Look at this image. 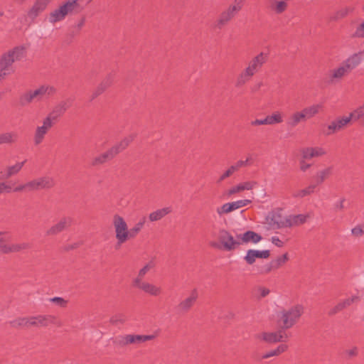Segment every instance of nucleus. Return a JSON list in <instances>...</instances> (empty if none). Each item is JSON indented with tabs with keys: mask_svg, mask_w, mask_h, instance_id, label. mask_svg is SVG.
Masks as SVG:
<instances>
[{
	"mask_svg": "<svg viewBox=\"0 0 364 364\" xmlns=\"http://www.w3.org/2000/svg\"><path fill=\"white\" fill-rule=\"evenodd\" d=\"M80 7L77 0H65L46 16V21L53 26L63 21L66 16L73 14Z\"/></svg>",
	"mask_w": 364,
	"mask_h": 364,
	"instance_id": "nucleus-1",
	"label": "nucleus"
},
{
	"mask_svg": "<svg viewBox=\"0 0 364 364\" xmlns=\"http://www.w3.org/2000/svg\"><path fill=\"white\" fill-rule=\"evenodd\" d=\"M26 50L25 46H20L1 55L0 58V79L4 78L14 72L13 63L21 60L25 56Z\"/></svg>",
	"mask_w": 364,
	"mask_h": 364,
	"instance_id": "nucleus-2",
	"label": "nucleus"
},
{
	"mask_svg": "<svg viewBox=\"0 0 364 364\" xmlns=\"http://www.w3.org/2000/svg\"><path fill=\"white\" fill-rule=\"evenodd\" d=\"M267 59V53H266L261 52L256 55L239 75L237 81V85H241L245 83L262 66Z\"/></svg>",
	"mask_w": 364,
	"mask_h": 364,
	"instance_id": "nucleus-3",
	"label": "nucleus"
},
{
	"mask_svg": "<svg viewBox=\"0 0 364 364\" xmlns=\"http://www.w3.org/2000/svg\"><path fill=\"white\" fill-rule=\"evenodd\" d=\"M304 313V306L301 305H295L288 309L281 310L278 313V317L282 323L284 328L292 327L296 321Z\"/></svg>",
	"mask_w": 364,
	"mask_h": 364,
	"instance_id": "nucleus-4",
	"label": "nucleus"
},
{
	"mask_svg": "<svg viewBox=\"0 0 364 364\" xmlns=\"http://www.w3.org/2000/svg\"><path fill=\"white\" fill-rule=\"evenodd\" d=\"M112 225L115 237L119 244H123L132 238V234L129 230L128 224L122 216L115 214L112 218Z\"/></svg>",
	"mask_w": 364,
	"mask_h": 364,
	"instance_id": "nucleus-5",
	"label": "nucleus"
},
{
	"mask_svg": "<svg viewBox=\"0 0 364 364\" xmlns=\"http://www.w3.org/2000/svg\"><path fill=\"white\" fill-rule=\"evenodd\" d=\"M54 186V180L52 177L45 176L31 181L25 184L18 186L14 188L15 191H35L38 189L50 188Z\"/></svg>",
	"mask_w": 364,
	"mask_h": 364,
	"instance_id": "nucleus-6",
	"label": "nucleus"
},
{
	"mask_svg": "<svg viewBox=\"0 0 364 364\" xmlns=\"http://www.w3.org/2000/svg\"><path fill=\"white\" fill-rule=\"evenodd\" d=\"M132 141V136H128L123 139L120 142L113 146L107 152L95 157L92 161V164L96 166L105 163L107 159L114 157L118 153L126 149Z\"/></svg>",
	"mask_w": 364,
	"mask_h": 364,
	"instance_id": "nucleus-7",
	"label": "nucleus"
},
{
	"mask_svg": "<svg viewBox=\"0 0 364 364\" xmlns=\"http://www.w3.org/2000/svg\"><path fill=\"white\" fill-rule=\"evenodd\" d=\"M288 215L282 208L274 209L266 218L267 223L273 229L287 228Z\"/></svg>",
	"mask_w": 364,
	"mask_h": 364,
	"instance_id": "nucleus-8",
	"label": "nucleus"
},
{
	"mask_svg": "<svg viewBox=\"0 0 364 364\" xmlns=\"http://www.w3.org/2000/svg\"><path fill=\"white\" fill-rule=\"evenodd\" d=\"M154 338V335H122L116 338V343L119 346L140 344Z\"/></svg>",
	"mask_w": 364,
	"mask_h": 364,
	"instance_id": "nucleus-9",
	"label": "nucleus"
},
{
	"mask_svg": "<svg viewBox=\"0 0 364 364\" xmlns=\"http://www.w3.org/2000/svg\"><path fill=\"white\" fill-rule=\"evenodd\" d=\"M55 91V88L52 86L42 85L36 90H30L23 94L21 100L23 102L29 103L36 97L53 95Z\"/></svg>",
	"mask_w": 364,
	"mask_h": 364,
	"instance_id": "nucleus-10",
	"label": "nucleus"
},
{
	"mask_svg": "<svg viewBox=\"0 0 364 364\" xmlns=\"http://www.w3.org/2000/svg\"><path fill=\"white\" fill-rule=\"evenodd\" d=\"M219 239L225 250H234L240 246L239 238L232 235L227 230H223L220 232Z\"/></svg>",
	"mask_w": 364,
	"mask_h": 364,
	"instance_id": "nucleus-11",
	"label": "nucleus"
},
{
	"mask_svg": "<svg viewBox=\"0 0 364 364\" xmlns=\"http://www.w3.org/2000/svg\"><path fill=\"white\" fill-rule=\"evenodd\" d=\"M53 127V119L50 116H47L42 122V124L38 126L35 131L33 141L36 145L42 143L45 136L48 130Z\"/></svg>",
	"mask_w": 364,
	"mask_h": 364,
	"instance_id": "nucleus-12",
	"label": "nucleus"
},
{
	"mask_svg": "<svg viewBox=\"0 0 364 364\" xmlns=\"http://www.w3.org/2000/svg\"><path fill=\"white\" fill-rule=\"evenodd\" d=\"M26 247L24 244L10 243L6 236L0 232V253L8 254L16 252L22 250Z\"/></svg>",
	"mask_w": 364,
	"mask_h": 364,
	"instance_id": "nucleus-13",
	"label": "nucleus"
},
{
	"mask_svg": "<svg viewBox=\"0 0 364 364\" xmlns=\"http://www.w3.org/2000/svg\"><path fill=\"white\" fill-rule=\"evenodd\" d=\"M257 338L269 343H274L284 341L287 335L281 331H263L256 336Z\"/></svg>",
	"mask_w": 364,
	"mask_h": 364,
	"instance_id": "nucleus-14",
	"label": "nucleus"
},
{
	"mask_svg": "<svg viewBox=\"0 0 364 364\" xmlns=\"http://www.w3.org/2000/svg\"><path fill=\"white\" fill-rule=\"evenodd\" d=\"M269 256V250L249 249L247 250L243 259L247 264L252 265L256 262L257 259H267Z\"/></svg>",
	"mask_w": 364,
	"mask_h": 364,
	"instance_id": "nucleus-15",
	"label": "nucleus"
},
{
	"mask_svg": "<svg viewBox=\"0 0 364 364\" xmlns=\"http://www.w3.org/2000/svg\"><path fill=\"white\" fill-rule=\"evenodd\" d=\"M242 4L243 0H235L229 8L221 14L218 19V24L222 26L228 22L235 13L242 9Z\"/></svg>",
	"mask_w": 364,
	"mask_h": 364,
	"instance_id": "nucleus-16",
	"label": "nucleus"
},
{
	"mask_svg": "<svg viewBox=\"0 0 364 364\" xmlns=\"http://www.w3.org/2000/svg\"><path fill=\"white\" fill-rule=\"evenodd\" d=\"M53 0H36L28 12L30 18L34 19L46 9Z\"/></svg>",
	"mask_w": 364,
	"mask_h": 364,
	"instance_id": "nucleus-17",
	"label": "nucleus"
},
{
	"mask_svg": "<svg viewBox=\"0 0 364 364\" xmlns=\"http://www.w3.org/2000/svg\"><path fill=\"white\" fill-rule=\"evenodd\" d=\"M237 237L239 238L240 246L247 243L257 244L262 239L261 235L251 230L238 233Z\"/></svg>",
	"mask_w": 364,
	"mask_h": 364,
	"instance_id": "nucleus-18",
	"label": "nucleus"
},
{
	"mask_svg": "<svg viewBox=\"0 0 364 364\" xmlns=\"http://www.w3.org/2000/svg\"><path fill=\"white\" fill-rule=\"evenodd\" d=\"M363 58V54L361 52L355 53L348 56L341 63L346 67V68L350 72L356 67H358L362 62Z\"/></svg>",
	"mask_w": 364,
	"mask_h": 364,
	"instance_id": "nucleus-19",
	"label": "nucleus"
},
{
	"mask_svg": "<svg viewBox=\"0 0 364 364\" xmlns=\"http://www.w3.org/2000/svg\"><path fill=\"white\" fill-rule=\"evenodd\" d=\"M350 72L341 63L338 67L330 70L328 78L331 82L334 83L341 80Z\"/></svg>",
	"mask_w": 364,
	"mask_h": 364,
	"instance_id": "nucleus-20",
	"label": "nucleus"
},
{
	"mask_svg": "<svg viewBox=\"0 0 364 364\" xmlns=\"http://www.w3.org/2000/svg\"><path fill=\"white\" fill-rule=\"evenodd\" d=\"M326 154L322 147H306L301 150V154L303 159H311L315 157H320Z\"/></svg>",
	"mask_w": 364,
	"mask_h": 364,
	"instance_id": "nucleus-21",
	"label": "nucleus"
},
{
	"mask_svg": "<svg viewBox=\"0 0 364 364\" xmlns=\"http://www.w3.org/2000/svg\"><path fill=\"white\" fill-rule=\"evenodd\" d=\"M257 182L254 181H247L240 183L230 188L228 194L229 196H232L244 191H250L254 188Z\"/></svg>",
	"mask_w": 364,
	"mask_h": 364,
	"instance_id": "nucleus-22",
	"label": "nucleus"
},
{
	"mask_svg": "<svg viewBox=\"0 0 364 364\" xmlns=\"http://www.w3.org/2000/svg\"><path fill=\"white\" fill-rule=\"evenodd\" d=\"M171 212L170 207H164L161 209H157L149 215V220L150 222H156L161 220L166 215Z\"/></svg>",
	"mask_w": 364,
	"mask_h": 364,
	"instance_id": "nucleus-23",
	"label": "nucleus"
},
{
	"mask_svg": "<svg viewBox=\"0 0 364 364\" xmlns=\"http://www.w3.org/2000/svg\"><path fill=\"white\" fill-rule=\"evenodd\" d=\"M50 318L51 316L46 315L29 317L30 326L46 327L48 326Z\"/></svg>",
	"mask_w": 364,
	"mask_h": 364,
	"instance_id": "nucleus-24",
	"label": "nucleus"
},
{
	"mask_svg": "<svg viewBox=\"0 0 364 364\" xmlns=\"http://www.w3.org/2000/svg\"><path fill=\"white\" fill-rule=\"evenodd\" d=\"M308 216L304 214L288 215L287 228L299 225L306 221Z\"/></svg>",
	"mask_w": 364,
	"mask_h": 364,
	"instance_id": "nucleus-25",
	"label": "nucleus"
},
{
	"mask_svg": "<svg viewBox=\"0 0 364 364\" xmlns=\"http://www.w3.org/2000/svg\"><path fill=\"white\" fill-rule=\"evenodd\" d=\"M357 300L356 296H351L350 298H348L343 301H340L337 305L332 307L330 310L328 314L331 315H333L336 314L337 312L341 311L345 307L350 305L352 303H353L355 301Z\"/></svg>",
	"mask_w": 364,
	"mask_h": 364,
	"instance_id": "nucleus-26",
	"label": "nucleus"
},
{
	"mask_svg": "<svg viewBox=\"0 0 364 364\" xmlns=\"http://www.w3.org/2000/svg\"><path fill=\"white\" fill-rule=\"evenodd\" d=\"M141 290L148 294H150V295L154 296H158L161 293V287H159L152 283L146 282V281H145L144 285L142 286V288Z\"/></svg>",
	"mask_w": 364,
	"mask_h": 364,
	"instance_id": "nucleus-27",
	"label": "nucleus"
},
{
	"mask_svg": "<svg viewBox=\"0 0 364 364\" xmlns=\"http://www.w3.org/2000/svg\"><path fill=\"white\" fill-rule=\"evenodd\" d=\"M284 115L280 111L273 112L271 114L266 117L267 125H274L283 122Z\"/></svg>",
	"mask_w": 364,
	"mask_h": 364,
	"instance_id": "nucleus-28",
	"label": "nucleus"
},
{
	"mask_svg": "<svg viewBox=\"0 0 364 364\" xmlns=\"http://www.w3.org/2000/svg\"><path fill=\"white\" fill-rule=\"evenodd\" d=\"M197 297H198L197 292L196 291H193L192 292V294H191V296L186 298L184 300H183L179 304V306H178L179 309L182 311L188 310L192 306V305L196 300Z\"/></svg>",
	"mask_w": 364,
	"mask_h": 364,
	"instance_id": "nucleus-29",
	"label": "nucleus"
},
{
	"mask_svg": "<svg viewBox=\"0 0 364 364\" xmlns=\"http://www.w3.org/2000/svg\"><path fill=\"white\" fill-rule=\"evenodd\" d=\"M68 224L67 219L64 218L60 220L55 225L52 226L47 232L48 235H55L63 231Z\"/></svg>",
	"mask_w": 364,
	"mask_h": 364,
	"instance_id": "nucleus-30",
	"label": "nucleus"
},
{
	"mask_svg": "<svg viewBox=\"0 0 364 364\" xmlns=\"http://www.w3.org/2000/svg\"><path fill=\"white\" fill-rule=\"evenodd\" d=\"M322 107V105L321 104H314L304 108L303 110L306 117L311 118L317 114L321 111Z\"/></svg>",
	"mask_w": 364,
	"mask_h": 364,
	"instance_id": "nucleus-31",
	"label": "nucleus"
},
{
	"mask_svg": "<svg viewBox=\"0 0 364 364\" xmlns=\"http://www.w3.org/2000/svg\"><path fill=\"white\" fill-rule=\"evenodd\" d=\"M26 163V160L21 162H17L14 165L9 166L6 168V176L10 177L13 175L18 173Z\"/></svg>",
	"mask_w": 364,
	"mask_h": 364,
	"instance_id": "nucleus-32",
	"label": "nucleus"
},
{
	"mask_svg": "<svg viewBox=\"0 0 364 364\" xmlns=\"http://www.w3.org/2000/svg\"><path fill=\"white\" fill-rule=\"evenodd\" d=\"M233 211L234 210L232 208V205L230 202L225 203L223 204L221 206L218 207L216 209V213H218V215H219L220 216L223 215H227Z\"/></svg>",
	"mask_w": 364,
	"mask_h": 364,
	"instance_id": "nucleus-33",
	"label": "nucleus"
},
{
	"mask_svg": "<svg viewBox=\"0 0 364 364\" xmlns=\"http://www.w3.org/2000/svg\"><path fill=\"white\" fill-rule=\"evenodd\" d=\"M16 139V134L13 132H6L0 134V144L12 143Z\"/></svg>",
	"mask_w": 364,
	"mask_h": 364,
	"instance_id": "nucleus-34",
	"label": "nucleus"
},
{
	"mask_svg": "<svg viewBox=\"0 0 364 364\" xmlns=\"http://www.w3.org/2000/svg\"><path fill=\"white\" fill-rule=\"evenodd\" d=\"M351 116L342 117L336 119L339 131L346 127L352 120Z\"/></svg>",
	"mask_w": 364,
	"mask_h": 364,
	"instance_id": "nucleus-35",
	"label": "nucleus"
},
{
	"mask_svg": "<svg viewBox=\"0 0 364 364\" xmlns=\"http://www.w3.org/2000/svg\"><path fill=\"white\" fill-rule=\"evenodd\" d=\"M354 11L353 7L350 6H346L341 7L336 13L338 18H344L346 16L352 14Z\"/></svg>",
	"mask_w": 364,
	"mask_h": 364,
	"instance_id": "nucleus-36",
	"label": "nucleus"
},
{
	"mask_svg": "<svg viewBox=\"0 0 364 364\" xmlns=\"http://www.w3.org/2000/svg\"><path fill=\"white\" fill-rule=\"evenodd\" d=\"M306 117L304 110L301 112H296L291 117V123L293 125H296L301 121L304 120Z\"/></svg>",
	"mask_w": 364,
	"mask_h": 364,
	"instance_id": "nucleus-37",
	"label": "nucleus"
},
{
	"mask_svg": "<svg viewBox=\"0 0 364 364\" xmlns=\"http://www.w3.org/2000/svg\"><path fill=\"white\" fill-rule=\"evenodd\" d=\"M155 266L154 262L153 260H151L148 262L146 264L144 265L143 267H141L139 270L138 274L140 277H144L149 271H150L151 269H153Z\"/></svg>",
	"mask_w": 364,
	"mask_h": 364,
	"instance_id": "nucleus-38",
	"label": "nucleus"
},
{
	"mask_svg": "<svg viewBox=\"0 0 364 364\" xmlns=\"http://www.w3.org/2000/svg\"><path fill=\"white\" fill-rule=\"evenodd\" d=\"M251 202L252 201L249 199H242V200H238L230 202V203L232 205L233 210L235 211L237 209H240L241 208L247 206V205L250 204Z\"/></svg>",
	"mask_w": 364,
	"mask_h": 364,
	"instance_id": "nucleus-39",
	"label": "nucleus"
},
{
	"mask_svg": "<svg viewBox=\"0 0 364 364\" xmlns=\"http://www.w3.org/2000/svg\"><path fill=\"white\" fill-rule=\"evenodd\" d=\"M11 323L14 327L28 326H30L29 317L18 318L13 321Z\"/></svg>",
	"mask_w": 364,
	"mask_h": 364,
	"instance_id": "nucleus-40",
	"label": "nucleus"
},
{
	"mask_svg": "<svg viewBox=\"0 0 364 364\" xmlns=\"http://www.w3.org/2000/svg\"><path fill=\"white\" fill-rule=\"evenodd\" d=\"M352 119L357 120L364 115V108L362 105L358 107L352 112L350 113Z\"/></svg>",
	"mask_w": 364,
	"mask_h": 364,
	"instance_id": "nucleus-41",
	"label": "nucleus"
},
{
	"mask_svg": "<svg viewBox=\"0 0 364 364\" xmlns=\"http://www.w3.org/2000/svg\"><path fill=\"white\" fill-rule=\"evenodd\" d=\"M237 171V167H234L233 165L230 166L220 177V181H222L227 178L232 176L235 172Z\"/></svg>",
	"mask_w": 364,
	"mask_h": 364,
	"instance_id": "nucleus-42",
	"label": "nucleus"
},
{
	"mask_svg": "<svg viewBox=\"0 0 364 364\" xmlns=\"http://www.w3.org/2000/svg\"><path fill=\"white\" fill-rule=\"evenodd\" d=\"M353 36L356 38H364V21L356 26Z\"/></svg>",
	"mask_w": 364,
	"mask_h": 364,
	"instance_id": "nucleus-43",
	"label": "nucleus"
},
{
	"mask_svg": "<svg viewBox=\"0 0 364 364\" xmlns=\"http://www.w3.org/2000/svg\"><path fill=\"white\" fill-rule=\"evenodd\" d=\"M286 8L287 4L284 1H277L273 6V9L278 13L284 11Z\"/></svg>",
	"mask_w": 364,
	"mask_h": 364,
	"instance_id": "nucleus-44",
	"label": "nucleus"
},
{
	"mask_svg": "<svg viewBox=\"0 0 364 364\" xmlns=\"http://www.w3.org/2000/svg\"><path fill=\"white\" fill-rule=\"evenodd\" d=\"M338 131V125L336 120H334L328 125L326 134L330 135Z\"/></svg>",
	"mask_w": 364,
	"mask_h": 364,
	"instance_id": "nucleus-45",
	"label": "nucleus"
},
{
	"mask_svg": "<svg viewBox=\"0 0 364 364\" xmlns=\"http://www.w3.org/2000/svg\"><path fill=\"white\" fill-rule=\"evenodd\" d=\"M331 170L330 168H325L323 170L319 171L317 173V178L320 180L321 181H324L327 176L330 174Z\"/></svg>",
	"mask_w": 364,
	"mask_h": 364,
	"instance_id": "nucleus-46",
	"label": "nucleus"
},
{
	"mask_svg": "<svg viewBox=\"0 0 364 364\" xmlns=\"http://www.w3.org/2000/svg\"><path fill=\"white\" fill-rule=\"evenodd\" d=\"M351 232L355 237H360L364 235V227L362 225H357L351 230Z\"/></svg>",
	"mask_w": 364,
	"mask_h": 364,
	"instance_id": "nucleus-47",
	"label": "nucleus"
},
{
	"mask_svg": "<svg viewBox=\"0 0 364 364\" xmlns=\"http://www.w3.org/2000/svg\"><path fill=\"white\" fill-rule=\"evenodd\" d=\"M143 279V277H140L139 274H138L137 277L136 278L134 279L133 280V285L139 289H141L142 288V286L144 285L145 281H143L142 280Z\"/></svg>",
	"mask_w": 364,
	"mask_h": 364,
	"instance_id": "nucleus-48",
	"label": "nucleus"
},
{
	"mask_svg": "<svg viewBox=\"0 0 364 364\" xmlns=\"http://www.w3.org/2000/svg\"><path fill=\"white\" fill-rule=\"evenodd\" d=\"M50 301L61 307H65L68 301L61 297H53Z\"/></svg>",
	"mask_w": 364,
	"mask_h": 364,
	"instance_id": "nucleus-49",
	"label": "nucleus"
},
{
	"mask_svg": "<svg viewBox=\"0 0 364 364\" xmlns=\"http://www.w3.org/2000/svg\"><path fill=\"white\" fill-rule=\"evenodd\" d=\"M12 191H13V189L9 184L4 183V182H0V193H6V192L9 193ZM14 191H15L14 189Z\"/></svg>",
	"mask_w": 364,
	"mask_h": 364,
	"instance_id": "nucleus-50",
	"label": "nucleus"
},
{
	"mask_svg": "<svg viewBox=\"0 0 364 364\" xmlns=\"http://www.w3.org/2000/svg\"><path fill=\"white\" fill-rule=\"evenodd\" d=\"M144 225V222L137 223L133 228L130 230V232L132 234V238L134 237L137 233L141 230Z\"/></svg>",
	"mask_w": 364,
	"mask_h": 364,
	"instance_id": "nucleus-51",
	"label": "nucleus"
},
{
	"mask_svg": "<svg viewBox=\"0 0 364 364\" xmlns=\"http://www.w3.org/2000/svg\"><path fill=\"white\" fill-rule=\"evenodd\" d=\"M289 260V255L287 253H284L282 256L279 257L276 259V262L277 264V266H282L287 261Z\"/></svg>",
	"mask_w": 364,
	"mask_h": 364,
	"instance_id": "nucleus-52",
	"label": "nucleus"
},
{
	"mask_svg": "<svg viewBox=\"0 0 364 364\" xmlns=\"http://www.w3.org/2000/svg\"><path fill=\"white\" fill-rule=\"evenodd\" d=\"M270 241L278 247H282L284 245V242L277 236L272 237Z\"/></svg>",
	"mask_w": 364,
	"mask_h": 364,
	"instance_id": "nucleus-53",
	"label": "nucleus"
},
{
	"mask_svg": "<svg viewBox=\"0 0 364 364\" xmlns=\"http://www.w3.org/2000/svg\"><path fill=\"white\" fill-rule=\"evenodd\" d=\"M251 125L253 127H259L262 125H267L266 117L264 119H255V120L251 122Z\"/></svg>",
	"mask_w": 364,
	"mask_h": 364,
	"instance_id": "nucleus-54",
	"label": "nucleus"
},
{
	"mask_svg": "<svg viewBox=\"0 0 364 364\" xmlns=\"http://www.w3.org/2000/svg\"><path fill=\"white\" fill-rule=\"evenodd\" d=\"M288 348V346L287 345H284V344H282V345H279V346H277V348H275V351H276V353L277 354V355L283 353L284 352H285Z\"/></svg>",
	"mask_w": 364,
	"mask_h": 364,
	"instance_id": "nucleus-55",
	"label": "nucleus"
},
{
	"mask_svg": "<svg viewBox=\"0 0 364 364\" xmlns=\"http://www.w3.org/2000/svg\"><path fill=\"white\" fill-rule=\"evenodd\" d=\"M305 160L306 159H303L301 158V160L300 161L299 167H300L301 171H306L311 166V165L309 164H307V163L305 162Z\"/></svg>",
	"mask_w": 364,
	"mask_h": 364,
	"instance_id": "nucleus-56",
	"label": "nucleus"
},
{
	"mask_svg": "<svg viewBox=\"0 0 364 364\" xmlns=\"http://www.w3.org/2000/svg\"><path fill=\"white\" fill-rule=\"evenodd\" d=\"M344 203H345V198L340 199L335 204L336 208L339 210H343L344 208Z\"/></svg>",
	"mask_w": 364,
	"mask_h": 364,
	"instance_id": "nucleus-57",
	"label": "nucleus"
},
{
	"mask_svg": "<svg viewBox=\"0 0 364 364\" xmlns=\"http://www.w3.org/2000/svg\"><path fill=\"white\" fill-rule=\"evenodd\" d=\"M247 166V161H244L243 160L238 161L235 164L233 165L234 167H237V171L243 166Z\"/></svg>",
	"mask_w": 364,
	"mask_h": 364,
	"instance_id": "nucleus-58",
	"label": "nucleus"
},
{
	"mask_svg": "<svg viewBox=\"0 0 364 364\" xmlns=\"http://www.w3.org/2000/svg\"><path fill=\"white\" fill-rule=\"evenodd\" d=\"M272 356H277V354L276 353L275 350H272L268 352L267 353L264 355L263 358H269L272 357Z\"/></svg>",
	"mask_w": 364,
	"mask_h": 364,
	"instance_id": "nucleus-59",
	"label": "nucleus"
},
{
	"mask_svg": "<svg viewBox=\"0 0 364 364\" xmlns=\"http://www.w3.org/2000/svg\"><path fill=\"white\" fill-rule=\"evenodd\" d=\"M309 193H310V192H309L308 190H306V189H304V190L300 191L297 193L296 196H298V197H304V196H306V195L309 194Z\"/></svg>",
	"mask_w": 364,
	"mask_h": 364,
	"instance_id": "nucleus-60",
	"label": "nucleus"
},
{
	"mask_svg": "<svg viewBox=\"0 0 364 364\" xmlns=\"http://www.w3.org/2000/svg\"><path fill=\"white\" fill-rule=\"evenodd\" d=\"M346 353L350 355V356H354L356 355L357 353V348H353L352 349H349L346 351Z\"/></svg>",
	"mask_w": 364,
	"mask_h": 364,
	"instance_id": "nucleus-61",
	"label": "nucleus"
},
{
	"mask_svg": "<svg viewBox=\"0 0 364 364\" xmlns=\"http://www.w3.org/2000/svg\"><path fill=\"white\" fill-rule=\"evenodd\" d=\"M269 290L268 289L262 288L260 289V294L262 297L267 296L269 294Z\"/></svg>",
	"mask_w": 364,
	"mask_h": 364,
	"instance_id": "nucleus-62",
	"label": "nucleus"
},
{
	"mask_svg": "<svg viewBox=\"0 0 364 364\" xmlns=\"http://www.w3.org/2000/svg\"><path fill=\"white\" fill-rule=\"evenodd\" d=\"M85 21V18H80V19L77 21V25H76L77 28H82V27L84 26Z\"/></svg>",
	"mask_w": 364,
	"mask_h": 364,
	"instance_id": "nucleus-63",
	"label": "nucleus"
},
{
	"mask_svg": "<svg viewBox=\"0 0 364 364\" xmlns=\"http://www.w3.org/2000/svg\"><path fill=\"white\" fill-rule=\"evenodd\" d=\"M250 159L247 158L245 161H247V166L250 164Z\"/></svg>",
	"mask_w": 364,
	"mask_h": 364,
	"instance_id": "nucleus-64",
	"label": "nucleus"
}]
</instances>
